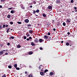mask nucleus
<instances>
[{"label": "nucleus", "instance_id": "6ab92c4d", "mask_svg": "<svg viewBox=\"0 0 77 77\" xmlns=\"http://www.w3.org/2000/svg\"><path fill=\"white\" fill-rule=\"evenodd\" d=\"M56 23V20H52V23Z\"/></svg>", "mask_w": 77, "mask_h": 77}, {"label": "nucleus", "instance_id": "bf43d9fd", "mask_svg": "<svg viewBox=\"0 0 77 77\" xmlns=\"http://www.w3.org/2000/svg\"><path fill=\"white\" fill-rule=\"evenodd\" d=\"M0 8H2V6L0 5Z\"/></svg>", "mask_w": 77, "mask_h": 77}, {"label": "nucleus", "instance_id": "39448f33", "mask_svg": "<svg viewBox=\"0 0 77 77\" xmlns=\"http://www.w3.org/2000/svg\"><path fill=\"white\" fill-rule=\"evenodd\" d=\"M34 41L35 42H39V40H38V38H35Z\"/></svg>", "mask_w": 77, "mask_h": 77}, {"label": "nucleus", "instance_id": "ea45409f", "mask_svg": "<svg viewBox=\"0 0 77 77\" xmlns=\"http://www.w3.org/2000/svg\"><path fill=\"white\" fill-rule=\"evenodd\" d=\"M69 43H70V44H71V43H72V41H69Z\"/></svg>", "mask_w": 77, "mask_h": 77}, {"label": "nucleus", "instance_id": "a18cd8bd", "mask_svg": "<svg viewBox=\"0 0 77 77\" xmlns=\"http://www.w3.org/2000/svg\"><path fill=\"white\" fill-rule=\"evenodd\" d=\"M33 3L34 4H36V2L35 1H34Z\"/></svg>", "mask_w": 77, "mask_h": 77}, {"label": "nucleus", "instance_id": "7c9ffc66", "mask_svg": "<svg viewBox=\"0 0 77 77\" xmlns=\"http://www.w3.org/2000/svg\"><path fill=\"white\" fill-rule=\"evenodd\" d=\"M10 24H11V25H12V24H14V23H13V22H10Z\"/></svg>", "mask_w": 77, "mask_h": 77}, {"label": "nucleus", "instance_id": "0e129e2a", "mask_svg": "<svg viewBox=\"0 0 77 77\" xmlns=\"http://www.w3.org/2000/svg\"><path fill=\"white\" fill-rule=\"evenodd\" d=\"M61 42V43H63V41H62Z\"/></svg>", "mask_w": 77, "mask_h": 77}, {"label": "nucleus", "instance_id": "a19ab883", "mask_svg": "<svg viewBox=\"0 0 77 77\" xmlns=\"http://www.w3.org/2000/svg\"><path fill=\"white\" fill-rule=\"evenodd\" d=\"M2 77H6V75L5 74L4 75L2 76Z\"/></svg>", "mask_w": 77, "mask_h": 77}, {"label": "nucleus", "instance_id": "72a5a7b5", "mask_svg": "<svg viewBox=\"0 0 77 77\" xmlns=\"http://www.w3.org/2000/svg\"><path fill=\"white\" fill-rule=\"evenodd\" d=\"M16 69H17V70H20V68L19 67H16Z\"/></svg>", "mask_w": 77, "mask_h": 77}, {"label": "nucleus", "instance_id": "7ed1b4c3", "mask_svg": "<svg viewBox=\"0 0 77 77\" xmlns=\"http://www.w3.org/2000/svg\"><path fill=\"white\" fill-rule=\"evenodd\" d=\"M50 75L51 76H52L54 75V72H51L50 73Z\"/></svg>", "mask_w": 77, "mask_h": 77}, {"label": "nucleus", "instance_id": "dca6fc26", "mask_svg": "<svg viewBox=\"0 0 77 77\" xmlns=\"http://www.w3.org/2000/svg\"><path fill=\"white\" fill-rule=\"evenodd\" d=\"M40 75H44V72H40Z\"/></svg>", "mask_w": 77, "mask_h": 77}, {"label": "nucleus", "instance_id": "473e14b6", "mask_svg": "<svg viewBox=\"0 0 77 77\" xmlns=\"http://www.w3.org/2000/svg\"><path fill=\"white\" fill-rule=\"evenodd\" d=\"M36 12L37 13H38L39 12V10H38L36 11Z\"/></svg>", "mask_w": 77, "mask_h": 77}, {"label": "nucleus", "instance_id": "f704fd0d", "mask_svg": "<svg viewBox=\"0 0 77 77\" xmlns=\"http://www.w3.org/2000/svg\"><path fill=\"white\" fill-rule=\"evenodd\" d=\"M24 39H26V38H27V37H26V36H24V38H23Z\"/></svg>", "mask_w": 77, "mask_h": 77}, {"label": "nucleus", "instance_id": "603ef678", "mask_svg": "<svg viewBox=\"0 0 77 77\" xmlns=\"http://www.w3.org/2000/svg\"><path fill=\"white\" fill-rule=\"evenodd\" d=\"M67 35H69L70 34V32H68L67 33Z\"/></svg>", "mask_w": 77, "mask_h": 77}, {"label": "nucleus", "instance_id": "f8f14e48", "mask_svg": "<svg viewBox=\"0 0 77 77\" xmlns=\"http://www.w3.org/2000/svg\"><path fill=\"white\" fill-rule=\"evenodd\" d=\"M11 14H14V13H15V11L12 10L11 11Z\"/></svg>", "mask_w": 77, "mask_h": 77}, {"label": "nucleus", "instance_id": "423d86ee", "mask_svg": "<svg viewBox=\"0 0 77 77\" xmlns=\"http://www.w3.org/2000/svg\"><path fill=\"white\" fill-rule=\"evenodd\" d=\"M53 7L50 6V5H49L48 7V9H52V8Z\"/></svg>", "mask_w": 77, "mask_h": 77}, {"label": "nucleus", "instance_id": "f3484780", "mask_svg": "<svg viewBox=\"0 0 77 77\" xmlns=\"http://www.w3.org/2000/svg\"><path fill=\"white\" fill-rule=\"evenodd\" d=\"M42 16H43L44 17H46V14L44 13L42 14Z\"/></svg>", "mask_w": 77, "mask_h": 77}, {"label": "nucleus", "instance_id": "774afa93", "mask_svg": "<svg viewBox=\"0 0 77 77\" xmlns=\"http://www.w3.org/2000/svg\"><path fill=\"white\" fill-rule=\"evenodd\" d=\"M41 71H43V69H42L41 70Z\"/></svg>", "mask_w": 77, "mask_h": 77}, {"label": "nucleus", "instance_id": "338daca9", "mask_svg": "<svg viewBox=\"0 0 77 77\" xmlns=\"http://www.w3.org/2000/svg\"><path fill=\"white\" fill-rule=\"evenodd\" d=\"M38 26H40V24H38Z\"/></svg>", "mask_w": 77, "mask_h": 77}, {"label": "nucleus", "instance_id": "864d4df0", "mask_svg": "<svg viewBox=\"0 0 77 77\" xmlns=\"http://www.w3.org/2000/svg\"><path fill=\"white\" fill-rule=\"evenodd\" d=\"M29 39H32V37H29Z\"/></svg>", "mask_w": 77, "mask_h": 77}, {"label": "nucleus", "instance_id": "b1692460", "mask_svg": "<svg viewBox=\"0 0 77 77\" xmlns=\"http://www.w3.org/2000/svg\"><path fill=\"white\" fill-rule=\"evenodd\" d=\"M57 26H60V23H59V22H58L57 23Z\"/></svg>", "mask_w": 77, "mask_h": 77}, {"label": "nucleus", "instance_id": "f03ea898", "mask_svg": "<svg viewBox=\"0 0 77 77\" xmlns=\"http://www.w3.org/2000/svg\"><path fill=\"white\" fill-rule=\"evenodd\" d=\"M24 21L26 23H29V20L28 19H26Z\"/></svg>", "mask_w": 77, "mask_h": 77}, {"label": "nucleus", "instance_id": "9b49d317", "mask_svg": "<svg viewBox=\"0 0 77 77\" xmlns=\"http://www.w3.org/2000/svg\"><path fill=\"white\" fill-rule=\"evenodd\" d=\"M38 41H39V42H40V43L42 42V39L41 38L39 39Z\"/></svg>", "mask_w": 77, "mask_h": 77}, {"label": "nucleus", "instance_id": "ddd939ff", "mask_svg": "<svg viewBox=\"0 0 77 77\" xmlns=\"http://www.w3.org/2000/svg\"><path fill=\"white\" fill-rule=\"evenodd\" d=\"M48 70L47 69H46L45 70V71L44 72L45 73H46V72H48Z\"/></svg>", "mask_w": 77, "mask_h": 77}, {"label": "nucleus", "instance_id": "8fccbe9b", "mask_svg": "<svg viewBox=\"0 0 77 77\" xmlns=\"http://www.w3.org/2000/svg\"><path fill=\"white\" fill-rule=\"evenodd\" d=\"M48 35H50V32H48Z\"/></svg>", "mask_w": 77, "mask_h": 77}, {"label": "nucleus", "instance_id": "1a4fd4ad", "mask_svg": "<svg viewBox=\"0 0 77 77\" xmlns=\"http://www.w3.org/2000/svg\"><path fill=\"white\" fill-rule=\"evenodd\" d=\"M28 54L29 55H31V54H33V52L30 51L29 52Z\"/></svg>", "mask_w": 77, "mask_h": 77}, {"label": "nucleus", "instance_id": "4c0bfd02", "mask_svg": "<svg viewBox=\"0 0 77 77\" xmlns=\"http://www.w3.org/2000/svg\"><path fill=\"white\" fill-rule=\"evenodd\" d=\"M1 2H4L5 1V0H1Z\"/></svg>", "mask_w": 77, "mask_h": 77}, {"label": "nucleus", "instance_id": "c03bdc74", "mask_svg": "<svg viewBox=\"0 0 77 77\" xmlns=\"http://www.w3.org/2000/svg\"><path fill=\"white\" fill-rule=\"evenodd\" d=\"M7 45H8V46L10 45V43H8L7 44Z\"/></svg>", "mask_w": 77, "mask_h": 77}, {"label": "nucleus", "instance_id": "58836bf2", "mask_svg": "<svg viewBox=\"0 0 77 77\" xmlns=\"http://www.w3.org/2000/svg\"><path fill=\"white\" fill-rule=\"evenodd\" d=\"M5 27H6V25H3L2 28H5Z\"/></svg>", "mask_w": 77, "mask_h": 77}, {"label": "nucleus", "instance_id": "cd10ccee", "mask_svg": "<svg viewBox=\"0 0 77 77\" xmlns=\"http://www.w3.org/2000/svg\"><path fill=\"white\" fill-rule=\"evenodd\" d=\"M63 24L64 26H66V23L65 22L63 23Z\"/></svg>", "mask_w": 77, "mask_h": 77}, {"label": "nucleus", "instance_id": "20e7f679", "mask_svg": "<svg viewBox=\"0 0 77 77\" xmlns=\"http://www.w3.org/2000/svg\"><path fill=\"white\" fill-rule=\"evenodd\" d=\"M56 2L57 3H60V0H56Z\"/></svg>", "mask_w": 77, "mask_h": 77}, {"label": "nucleus", "instance_id": "69168bd1", "mask_svg": "<svg viewBox=\"0 0 77 77\" xmlns=\"http://www.w3.org/2000/svg\"><path fill=\"white\" fill-rule=\"evenodd\" d=\"M75 12H77V10H75Z\"/></svg>", "mask_w": 77, "mask_h": 77}, {"label": "nucleus", "instance_id": "412c9836", "mask_svg": "<svg viewBox=\"0 0 77 77\" xmlns=\"http://www.w3.org/2000/svg\"><path fill=\"white\" fill-rule=\"evenodd\" d=\"M44 37L45 39H47L48 38V36L47 35H45Z\"/></svg>", "mask_w": 77, "mask_h": 77}, {"label": "nucleus", "instance_id": "c756f323", "mask_svg": "<svg viewBox=\"0 0 77 77\" xmlns=\"http://www.w3.org/2000/svg\"><path fill=\"white\" fill-rule=\"evenodd\" d=\"M3 28V27H2V25H0V29H2Z\"/></svg>", "mask_w": 77, "mask_h": 77}, {"label": "nucleus", "instance_id": "13d9d810", "mask_svg": "<svg viewBox=\"0 0 77 77\" xmlns=\"http://www.w3.org/2000/svg\"><path fill=\"white\" fill-rule=\"evenodd\" d=\"M27 41H29V38H27L26 39Z\"/></svg>", "mask_w": 77, "mask_h": 77}, {"label": "nucleus", "instance_id": "aec40b11", "mask_svg": "<svg viewBox=\"0 0 77 77\" xmlns=\"http://www.w3.org/2000/svg\"><path fill=\"white\" fill-rule=\"evenodd\" d=\"M20 47L21 45H18L17 46V48H20Z\"/></svg>", "mask_w": 77, "mask_h": 77}, {"label": "nucleus", "instance_id": "37998d69", "mask_svg": "<svg viewBox=\"0 0 77 77\" xmlns=\"http://www.w3.org/2000/svg\"><path fill=\"white\" fill-rule=\"evenodd\" d=\"M39 69H41V66H39Z\"/></svg>", "mask_w": 77, "mask_h": 77}, {"label": "nucleus", "instance_id": "393cba45", "mask_svg": "<svg viewBox=\"0 0 77 77\" xmlns=\"http://www.w3.org/2000/svg\"><path fill=\"white\" fill-rule=\"evenodd\" d=\"M8 68H10V69H11L12 68V66H11L9 65L8 66Z\"/></svg>", "mask_w": 77, "mask_h": 77}, {"label": "nucleus", "instance_id": "09e8293b", "mask_svg": "<svg viewBox=\"0 0 77 77\" xmlns=\"http://www.w3.org/2000/svg\"><path fill=\"white\" fill-rule=\"evenodd\" d=\"M27 34H28V35H27V36H30V35H29V33H28Z\"/></svg>", "mask_w": 77, "mask_h": 77}, {"label": "nucleus", "instance_id": "2f4dec72", "mask_svg": "<svg viewBox=\"0 0 77 77\" xmlns=\"http://www.w3.org/2000/svg\"><path fill=\"white\" fill-rule=\"evenodd\" d=\"M27 26L28 27H31V26H32V25H31L30 24H28L27 25Z\"/></svg>", "mask_w": 77, "mask_h": 77}, {"label": "nucleus", "instance_id": "9d476101", "mask_svg": "<svg viewBox=\"0 0 77 77\" xmlns=\"http://www.w3.org/2000/svg\"><path fill=\"white\" fill-rule=\"evenodd\" d=\"M29 33H30L31 34H32L33 33V31L32 30H29Z\"/></svg>", "mask_w": 77, "mask_h": 77}, {"label": "nucleus", "instance_id": "5fc2aeb1", "mask_svg": "<svg viewBox=\"0 0 77 77\" xmlns=\"http://www.w3.org/2000/svg\"><path fill=\"white\" fill-rule=\"evenodd\" d=\"M8 9H9L10 10H11V9H12V8H8Z\"/></svg>", "mask_w": 77, "mask_h": 77}, {"label": "nucleus", "instance_id": "c85d7f7f", "mask_svg": "<svg viewBox=\"0 0 77 77\" xmlns=\"http://www.w3.org/2000/svg\"><path fill=\"white\" fill-rule=\"evenodd\" d=\"M69 45V44L68 42H67L66 43V45H67V46H68V45Z\"/></svg>", "mask_w": 77, "mask_h": 77}, {"label": "nucleus", "instance_id": "e2e57ef3", "mask_svg": "<svg viewBox=\"0 0 77 77\" xmlns=\"http://www.w3.org/2000/svg\"><path fill=\"white\" fill-rule=\"evenodd\" d=\"M30 8H32V5H31V6H30Z\"/></svg>", "mask_w": 77, "mask_h": 77}, {"label": "nucleus", "instance_id": "6e6552de", "mask_svg": "<svg viewBox=\"0 0 77 77\" xmlns=\"http://www.w3.org/2000/svg\"><path fill=\"white\" fill-rule=\"evenodd\" d=\"M31 45L32 46H35V45L34 43H33V42H32L31 43Z\"/></svg>", "mask_w": 77, "mask_h": 77}, {"label": "nucleus", "instance_id": "5701e85b", "mask_svg": "<svg viewBox=\"0 0 77 77\" xmlns=\"http://www.w3.org/2000/svg\"><path fill=\"white\" fill-rule=\"evenodd\" d=\"M7 17L8 18H11V15H10L9 14H8L7 16Z\"/></svg>", "mask_w": 77, "mask_h": 77}, {"label": "nucleus", "instance_id": "bb28decb", "mask_svg": "<svg viewBox=\"0 0 77 77\" xmlns=\"http://www.w3.org/2000/svg\"><path fill=\"white\" fill-rule=\"evenodd\" d=\"M17 23H18V24H22V23L20 22H17Z\"/></svg>", "mask_w": 77, "mask_h": 77}, {"label": "nucleus", "instance_id": "0eeeda50", "mask_svg": "<svg viewBox=\"0 0 77 77\" xmlns=\"http://www.w3.org/2000/svg\"><path fill=\"white\" fill-rule=\"evenodd\" d=\"M15 38V37L13 36H11L9 38V39H14Z\"/></svg>", "mask_w": 77, "mask_h": 77}, {"label": "nucleus", "instance_id": "79ce46f5", "mask_svg": "<svg viewBox=\"0 0 77 77\" xmlns=\"http://www.w3.org/2000/svg\"><path fill=\"white\" fill-rule=\"evenodd\" d=\"M33 14H35V13H36V11H33Z\"/></svg>", "mask_w": 77, "mask_h": 77}, {"label": "nucleus", "instance_id": "a878e982", "mask_svg": "<svg viewBox=\"0 0 77 77\" xmlns=\"http://www.w3.org/2000/svg\"><path fill=\"white\" fill-rule=\"evenodd\" d=\"M14 66L15 68H17V64H14Z\"/></svg>", "mask_w": 77, "mask_h": 77}, {"label": "nucleus", "instance_id": "052dcab7", "mask_svg": "<svg viewBox=\"0 0 77 77\" xmlns=\"http://www.w3.org/2000/svg\"><path fill=\"white\" fill-rule=\"evenodd\" d=\"M27 73V71H26L25 72V74H26Z\"/></svg>", "mask_w": 77, "mask_h": 77}, {"label": "nucleus", "instance_id": "3c124183", "mask_svg": "<svg viewBox=\"0 0 77 77\" xmlns=\"http://www.w3.org/2000/svg\"><path fill=\"white\" fill-rule=\"evenodd\" d=\"M74 9L75 10H76L77 9V8L76 7H74Z\"/></svg>", "mask_w": 77, "mask_h": 77}, {"label": "nucleus", "instance_id": "e433bc0d", "mask_svg": "<svg viewBox=\"0 0 77 77\" xmlns=\"http://www.w3.org/2000/svg\"><path fill=\"white\" fill-rule=\"evenodd\" d=\"M21 8L23 9H24L25 8L24 7H23V6H22V7H21Z\"/></svg>", "mask_w": 77, "mask_h": 77}, {"label": "nucleus", "instance_id": "4be33fe9", "mask_svg": "<svg viewBox=\"0 0 77 77\" xmlns=\"http://www.w3.org/2000/svg\"><path fill=\"white\" fill-rule=\"evenodd\" d=\"M10 29V28H8V29L7 30V33H9V30Z\"/></svg>", "mask_w": 77, "mask_h": 77}, {"label": "nucleus", "instance_id": "f257e3e1", "mask_svg": "<svg viewBox=\"0 0 77 77\" xmlns=\"http://www.w3.org/2000/svg\"><path fill=\"white\" fill-rule=\"evenodd\" d=\"M66 21L67 23H70L71 20L69 18L66 19Z\"/></svg>", "mask_w": 77, "mask_h": 77}, {"label": "nucleus", "instance_id": "4d7b16f0", "mask_svg": "<svg viewBox=\"0 0 77 77\" xmlns=\"http://www.w3.org/2000/svg\"><path fill=\"white\" fill-rule=\"evenodd\" d=\"M53 30H54V31H56V29H55V28H54V29H53Z\"/></svg>", "mask_w": 77, "mask_h": 77}, {"label": "nucleus", "instance_id": "2eb2a0df", "mask_svg": "<svg viewBox=\"0 0 77 77\" xmlns=\"http://www.w3.org/2000/svg\"><path fill=\"white\" fill-rule=\"evenodd\" d=\"M46 25H47V27H49V26H50V23H47Z\"/></svg>", "mask_w": 77, "mask_h": 77}, {"label": "nucleus", "instance_id": "a211bd4d", "mask_svg": "<svg viewBox=\"0 0 77 77\" xmlns=\"http://www.w3.org/2000/svg\"><path fill=\"white\" fill-rule=\"evenodd\" d=\"M33 77V75L32 74H30L29 75H28V77Z\"/></svg>", "mask_w": 77, "mask_h": 77}, {"label": "nucleus", "instance_id": "de8ad7c7", "mask_svg": "<svg viewBox=\"0 0 77 77\" xmlns=\"http://www.w3.org/2000/svg\"><path fill=\"white\" fill-rule=\"evenodd\" d=\"M29 68H32V67L31 66H29Z\"/></svg>", "mask_w": 77, "mask_h": 77}, {"label": "nucleus", "instance_id": "4468645a", "mask_svg": "<svg viewBox=\"0 0 77 77\" xmlns=\"http://www.w3.org/2000/svg\"><path fill=\"white\" fill-rule=\"evenodd\" d=\"M3 54V51H1L0 52V55H2Z\"/></svg>", "mask_w": 77, "mask_h": 77}, {"label": "nucleus", "instance_id": "c9c22d12", "mask_svg": "<svg viewBox=\"0 0 77 77\" xmlns=\"http://www.w3.org/2000/svg\"><path fill=\"white\" fill-rule=\"evenodd\" d=\"M70 2L71 3H74V0H71V1H70Z\"/></svg>", "mask_w": 77, "mask_h": 77}, {"label": "nucleus", "instance_id": "6e6d98bb", "mask_svg": "<svg viewBox=\"0 0 77 77\" xmlns=\"http://www.w3.org/2000/svg\"><path fill=\"white\" fill-rule=\"evenodd\" d=\"M5 55H7V54H8V53L6 52V53H5Z\"/></svg>", "mask_w": 77, "mask_h": 77}, {"label": "nucleus", "instance_id": "49530a36", "mask_svg": "<svg viewBox=\"0 0 77 77\" xmlns=\"http://www.w3.org/2000/svg\"><path fill=\"white\" fill-rule=\"evenodd\" d=\"M40 50H42V49H43L42 48V47H40Z\"/></svg>", "mask_w": 77, "mask_h": 77}, {"label": "nucleus", "instance_id": "680f3d73", "mask_svg": "<svg viewBox=\"0 0 77 77\" xmlns=\"http://www.w3.org/2000/svg\"><path fill=\"white\" fill-rule=\"evenodd\" d=\"M5 27H8V25H6Z\"/></svg>", "mask_w": 77, "mask_h": 77}]
</instances>
